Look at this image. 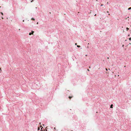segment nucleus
Returning <instances> with one entry per match:
<instances>
[{
  "label": "nucleus",
  "instance_id": "4468645a",
  "mask_svg": "<svg viewBox=\"0 0 131 131\" xmlns=\"http://www.w3.org/2000/svg\"><path fill=\"white\" fill-rule=\"evenodd\" d=\"M106 12L107 13H109V12L108 11H107Z\"/></svg>",
  "mask_w": 131,
  "mask_h": 131
},
{
  "label": "nucleus",
  "instance_id": "393cba45",
  "mask_svg": "<svg viewBox=\"0 0 131 131\" xmlns=\"http://www.w3.org/2000/svg\"><path fill=\"white\" fill-rule=\"evenodd\" d=\"M108 15H110V14H108Z\"/></svg>",
  "mask_w": 131,
  "mask_h": 131
},
{
  "label": "nucleus",
  "instance_id": "a211bd4d",
  "mask_svg": "<svg viewBox=\"0 0 131 131\" xmlns=\"http://www.w3.org/2000/svg\"><path fill=\"white\" fill-rule=\"evenodd\" d=\"M24 20H23V21L24 22Z\"/></svg>",
  "mask_w": 131,
  "mask_h": 131
},
{
  "label": "nucleus",
  "instance_id": "6ab92c4d",
  "mask_svg": "<svg viewBox=\"0 0 131 131\" xmlns=\"http://www.w3.org/2000/svg\"><path fill=\"white\" fill-rule=\"evenodd\" d=\"M96 15V14H95L94 15V16H95Z\"/></svg>",
  "mask_w": 131,
  "mask_h": 131
},
{
  "label": "nucleus",
  "instance_id": "39448f33",
  "mask_svg": "<svg viewBox=\"0 0 131 131\" xmlns=\"http://www.w3.org/2000/svg\"><path fill=\"white\" fill-rule=\"evenodd\" d=\"M129 28H128V27L126 28V30L127 31H128L129 30Z\"/></svg>",
  "mask_w": 131,
  "mask_h": 131
},
{
  "label": "nucleus",
  "instance_id": "9b49d317",
  "mask_svg": "<svg viewBox=\"0 0 131 131\" xmlns=\"http://www.w3.org/2000/svg\"><path fill=\"white\" fill-rule=\"evenodd\" d=\"M103 4H102L101 5H100V6H103Z\"/></svg>",
  "mask_w": 131,
  "mask_h": 131
},
{
  "label": "nucleus",
  "instance_id": "1a4fd4ad",
  "mask_svg": "<svg viewBox=\"0 0 131 131\" xmlns=\"http://www.w3.org/2000/svg\"><path fill=\"white\" fill-rule=\"evenodd\" d=\"M40 129V128H39V127H38V130H39Z\"/></svg>",
  "mask_w": 131,
  "mask_h": 131
},
{
  "label": "nucleus",
  "instance_id": "a878e982",
  "mask_svg": "<svg viewBox=\"0 0 131 131\" xmlns=\"http://www.w3.org/2000/svg\"><path fill=\"white\" fill-rule=\"evenodd\" d=\"M67 91H69V90H68Z\"/></svg>",
  "mask_w": 131,
  "mask_h": 131
},
{
  "label": "nucleus",
  "instance_id": "423d86ee",
  "mask_svg": "<svg viewBox=\"0 0 131 131\" xmlns=\"http://www.w3.org/2000/svg\"><path fill=\"white\" fill-rule=\"evenodd\" d=\"M131 9V7H129L128 9V10H130Z\"/></svg>",
  "mask_w": 131,
  "mask_h": 131
},
{
  "label": "nucleus",
  "instance_id": "4be33fe9",
  "mask_svg": "<svg viewBox=\"0 0 131 131\" xmlns=\"http://www.w3.org/2000/svg\"><path fill=\"white\" fill-rule=\"evenodd\" d=\"M38 24V22H37V24Z\"/></svg>",
  "mask_w": 131,
  "mask_h": 131
},
{
  "label": "nucleus",
  "instance_id": "aec40b11",
  "mask_svg": "<svg viewBox=\"0 0 131 131\" xmlns=\"http://www.w3.org/2000/svg\"><path fill=\"white\" fill-rule=\"evenodd\" d=\"M89 68H90V67H89Z\"/></svg>",
  "mask_w": 131,
  "mask_h": 131
},
{
  "label": "nucleus",
  "instance_id": "5701e85b",
  "mask_svg": "<svg viewBox=\"0 0 131 131\" xmlns=\"http://www.w3.org/2000/svg\"><path fill=\"white\" fill-rule=\"evenodd\" d=\"M129 44H130H130H131V43H129Z\"/></svg>",
  "mask_w": 131,
  "mask_h": 131
},
{
  "label": "nucleus",
  "instance_id": "dca6fc26",
  "mask_svg": "<svg viewBox=\"0 0 131 131\" xmlns=\"http://www.w3.org/2000/svg\"><path fill=\"white\" fill-rule=\"evenodd\" d=\"M75 45H77V43H75Z\"/></svg>",
  "mask_w": 131,
  "mask_h": 131
},
{
  "label": "nucleus",
  "instance_id": "9d476101",
  "mask_svg": "<svg viewBox=\"0 0 131 131\" xmlns=\"http://www.w3.org/2000/svg\"><path fill=\"white\" fill-rule=\"evenodd\" d=\"M129 39L130 40H131V38H129Z\"/></svg>",
  "mask_w": 131,
  "mask_h": 131
},
{
  "label": "nucleus",
  "instance_id": "ddd939ff",
  "mask_svg": "<svg viewBox=\"0 0 131 131\" xmlns=\"http://www.w3.org/2000/svg\"><path fill=\"white\" fill-rule=\"evenodd\" d=\"M43 128V127H42V128H41V130H42V129Z\"/></svg>",
  "mask_w": 131,
  "mask_h": 131
},
{
  "label": "nucleus",
  "instance_id": "f257e3e1",
  "mask_svg": "<svg viewBox=\"0 0 131 131\" xmlns=\"http://www.w3.org/2000/svg\"><path fill=\"white\" fill-rule=\"evenodd\" d=\"M34 32L33 31H32L31 32H30L29 33V35H31L32 34H33V33H34Z\"/></svg>",
  "mask_w": 131,
  "mask_h": 131
},
{
  "label": "nucleus",
  "instance_id": "bb28decb",
  "mask_svg": "<svg viewBox=\"0 0 131 131\" xmlns=\"http://www.w3.org/2000/svg\"><path fill=\"white\" fill-rule=\"evenodd\" d=\"M71 131H73L72 130Z\"/></svg>",
  "mask_w": 131,
  "mask_h": 131
},
{
  "label": "nucleus",
  "instance_id": "20e7f679",
  "mask_svg": "<svg viewBox=\"0 0 131 131\" xmlns=\"http://www.w3.org/2000/svg\"><path fill=\"white\" fill-rule=\"evenodd\" d=\"M31 20H35V19L33 17L31 18Z\"/></svg>",
  "mask_w": 131,
  "mask_h": 131
},
{
  "label": "nucleus",
  "instance_id": "f8f14e48",
  "mask_svg": "<svg viewBox=\"0 0 131 131\" xmlns=\"http://www.w3.org/2000/svg\"><path fill=\"white\" fill-rule=\"evenodd\" d=\"M33 1H34V0H32L31 2H32Z\"/></svg>",
  "mask_w": 131,
  "mask_h": 131
},
{
  "label": "nucleus",
  "instance_id": "f03ea898",
  "mask_svg": "<svg viewBox=\"0 0 131 131\" xmlns=\"http://www.w3.org/2000/svg\"><path fill=\"white\" fill-rule=\"evenodd\" d=\"M113 104H111L110 105V108H113Z\"/></svg>",
  "mask_w": 131,
  "mask_h": 131
},
{
  "label": "nucleus",
  "instance_id": "b1692460",
  "mask_svg": "<svg viewBox=\"0 0 131 131\" xmlns=\"http://www.w3.org/2000/svg\"><path fill=\"white\" fill-rule=\"evenodd\" d=\"M129 17H128L127 18H129Z\"/></svg>",
  "mask_w": 131,
  "mask_h": 131
},
{
  "label": "nucleus",
  "instance_id": "0eeeda50",
  "mask_svg": "<svg viewBox=\"0 0 131 131\" xmlns=\"http://www.w3.org/2000/svg\"><path fill=\"white\" fill-rule=\"evenodd\" d=\"M77 47H78L79 48V47H80V45H77Z\"/></svg>",
  "mask_w": 131,
  "mask_h": 131
},
{
  "label": "nucleus",
  "instance_id": "6e6552de",
  "mask_svg": "<svg viewBox=\"0 0 131 131\" xmlns=\"http://www.w3.org/2000/svg\"><path fill=\"white\" fill-rule=\"evenodd\" d=\"M1 14L2 15H3V13H2V12H1Z\"/></svg>",
  "mask_w": 131,
  "mask_h": 131
},
{
  "label": "nucleus",
  "instance_id": "f3484780",
  "mask_svg": "<svg viewBox=\"0 0 131 131\" xmlns=\"http://www.w3.org/2000/svg\"><path fill=\"white\" fill-rule=\"evenodd\" d=\"M88 70L89 71V69H88Z\"/></svg>",
  "mask_w": 131,
  "mask_h": 131
},
{
  "label": "nucleus",
  "instance_id": "2eb2a0df",
  "mask_svg": "<svg viewBox=\"0 0 131 131\" xmlns=\"http://www.w3.org/2000/svg\"><path fill=\"white\" fill-rule=\"evenodd\" d=\"M128 36H130V35H129H129H128Z\"/></svg>",
  "mask_w": 131,
  "mask_h": 131
},
{
  "label": "nucleus",
  "instance_id": "7ed1b4c3",
  "mask_svg": "<svg viewBox=\"0 0 131 131\" xmlns=\"http://www.w3.org/2000/svg\"><path fill=\"white\" fill-rule=\"evenodd\" d=\"M73 97V96H69V99H71L72 98V97Z\"/></svg>",
  "mask_w": 131,
  "mask_h": 131
},
{
  "label": "nucleus",
  "instance_id": "412c9836",
  "mask_svg": "<svg viewBox=\"0 0 131 131\" xmlns=\"http://www.w3.org/2000/svg\"><path fill=\"white\" fill-rule=\"evenodd\" d=\"M36 9H37V7H36Z\"/></svg>",
  "mask_w": 131,
  "mask_h": 131
}]
</instances>
